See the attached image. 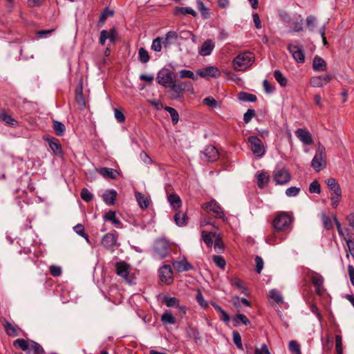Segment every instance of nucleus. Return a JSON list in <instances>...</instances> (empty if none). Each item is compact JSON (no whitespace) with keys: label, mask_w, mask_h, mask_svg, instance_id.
I'll return each mask as SVG.
<instances>
[{"label":"nucleus","mask_w":354,"mask_h":354,"mask_svg":"<svg viewBox=\"0 0 354 354\" xmlns=\"http://www.w3.org/2000/svg\"><path fill=\"white\" fill-rule=\"evenodd\" d=\"M53 129L59 136H63L66 131L64 124L59 121H53Z\"/></svg>","instance_id":"41"},{"label":"nucleus","mask_w":354,"mask_h":354,"mask_svg":"<svg viewBox=\"0 0 354 354\" xmlns=\"http://www.w3.org/2000/svg\"><path fill=\"white\" fill-rule=\"evenodd\" d=\"M274 77L281 86H285L287 84V79L282 75L279 71L274 72Z\"/></svg>","instance_id":"51"},{"label":"nucleus","mask_w":354,"mask_h":354,"mask_svg":"<svg viewBox=\"0 0 354 354\" xmlns=\"http://www.w3.org/2000/svg\"><path fill=\"white\" fill-rule=\"evenodd\" d=\"M248 141L250 144V149L254 155L262 157L265 154V147L260 138L256 136H252L248 137Z\"/></svg>","instance_id":"4"},{"label":"nucleus","mask_w":354,"mask_h":354,"mask_svg":"<svg viewBox=\"0 0 354 354\" xmlns=\"http://www.w3.org/2000/svg\"><path fill=\"white\" fill-rule=\"evenodd\" d=\"M115 270L118 276L124 279L127 282H130L128 279L130 272V266L124 261H120L115 263Z\"/></svg>","instance_id":"17"},{"label":"nucleus","mask_w":354,"mask_h":354,"mask_svg":"<svg viewBox=\"0 0 354 354\" xmlns=\"http://www.w3.org/2000/svg\"><path fill=\"white\" fill-rule=\"evenodd\" d=\"M176 10L183 15H191L194 17L196 16V12L189 7L177 8Z\"/></svg>","instance_id":"57"},{"label":"nucleus","mask_w":354,"mask_h":354,"mask_svg":"<svg viewBox=\"0 0 354 354\" xmlns=\"http://www.w3.org/2000/svg\"><path fill=\"white\" fill-rule=\"evenodd\" d=\"M104 218L109 221H111L114 223L115 225L119 224L120 220L116 218L115 216V212L113 211L108 212L105 215Z\"/></svg>","instance_id":"56"},{"label":"nucleus","mask_w":354,"mask_h":354,"mask_svg":"<svg viewBox=\"0 0 354 354\" xmlns=\"http://www.w3.org/2000/svg\"><path fill=\"white\" fill-rule=\"evenodd\" d=\"M165 110L170 114L173 124H177L179 120V115L177 111L170 106H165Z\"/></svg>","instance_id":"42"},{"label":"nucleus","mask_w":354,"mask_h":354,"mask_svg":"<svg viewBox=\"0 0 354 354\" xmlns=\"http://www.w3.org/2000/svg\"><path fill=\"white\" fill-rule=\"evenodd\" d=\"M273 177H290V175L285 167L278 165L274 170Z\"/></svg>","instance_id":"32"},{"label":"nucleus","mask_w":354,"mask_h":354,"mask_svg":"<svg viewBox=\"0 0 354 354\" xmlns=\"http://www.w3.org/2000/svg\"><path fill=\"white\" fill-rule=\"evenodd\" d=\"M201 207L207 212H213L216 218L225 220V214L223 209L216 201L212 200L208 203H203Z\"/></svg>","instance_id":"7"},{"label":"nucleus","mask_w":354,"mask_h":354,"mask_svg":"<svg viewBox=\"0 0 354 354\" xmlns=\"http://www.w3.org/2000/svg\"><path fill=\"white\" fill-rule=\"evenodd\" d=\"M161 321L164 324H174L176 323L175 317L170 313H165L162 314Z\"/></svg>","instance_id":"49"},{"label":"nucleus","mask_w":354,"mask_h":354,"mask_svg":"<svg viewBox=\"0 0 354 354\" xmlns=\"http://www.w3.org/2000/svg\"><path fill=\"white\" fill-rule=\"evenodd\" d=\"M180 78H189L196 80L197 78L194 73L189 70H181L179 71Z\"/></svg>","instance_id":"54"},{"label":"nucleus","mask_w":354,"mask_h":354,"mask_svg":"<svg viewBox=\"0 0 354 354\" xmlns=\"http://www.w3.org/2000/svg\"><path fill=\"white\" fill-rule=\"evenodd\" d=\"M313 68L315 71H325L327 68L326 62L319 56H315L313 61Z\"/></svg>","instance_id":"22"},{"label":"nucleus","mask_w":354,"mask_h":354,"mask_svg":"<svg viewBox=\"0 0 354 354\" xmlns=\"http://www.w3.org/2000/svg\"><path fill=\"white\" fill-rule=\"evenodd\" d=\"M163 37H158L153 40L151 44V50L156 52H160L162 50V45Z\"/></svg>","instance_id":"45"},{"label":"nucleus","mask_w":354,"mask_h":354,"mask_svg":"<svg viewBox=\"0 0 354 354\" xmlns=\"http://www.w3.org/2000/svg\"><path fill=\"white\" fill-rule=\"evenodd\" d=\"M233 321L234 322V326H237L240 323H243L245 326H248L250 324V320L247 318V317L243 314H238L234 319Z\"/></svg>","instance_id":"39"},{"label":"nucleus","mask_w":354,"mask_h":354,"mask_svg":"<svg viewBox=\"0 0 354 354\" xmlns=\"http://www.w3.org/2000/svg\"><path fill=\"white\" fill-rule=\"evenodd\" d=\"M299 191H300L299 187H291L286 189V194L288 197H293V196H297L299 194Z\"/></svg>","instance_id":"63"},{"label":"nucleus","mask_w":354,"mask_h":354,"mask_svg":"<svg viewBox=\"0 0 354 354\" xmlns=\"http://www.w3.org/2000/svg\"><path fill=\"white\" fill-rule=\"evenodd\" d=\"M117 196V192L114 189L107 190L102 194L104 203L109 205L114 204Z\"/></svg>","instance_id":"24"},{"label":"nucleus","mask_w":354,"mask_h":354,"mask_svg":"<svg viewBox=\"0 0 354 354\" xmlns=\"http://www.w3.org/2000/svg\"><path fill=\"white\" fill-rule=\"evenodd\" d=\"M4 328H5L6 333L9 336L15 337L19 335L18 334V330H19L18 327L12 325V324H10L8 322H6V323L4 324Z\"/></svg>","instance_id":"35"},{"label":"nucleus","mask_w":354,"mask_h":354,"mask_svg":"<svg viewBox=\"0 0 354 354\" xmlns=\"http://www.w3.org/2000/svg\"><path fill=\"white\" fill-rule=\"evenodd\" d=\"M159 277L162 282L170 284L173 281V272L169 265H164L159 269Z\"/></svg>","instance_id":"11"},{"label":"nucleus","mask_w":354,"mask_h":354,"mask_svg":"<svg viewBox=\"0 0 354 354\" xmlns=\"http://www.w3.org/2000/svg\"><path fill=\"white\" fill-rule=\"evenodd\" d=\"M326 149L324 145L319 143L316 153L311 162V165L317 171H320L326 160Z\"/></svg>","instance_id":"3"},{"label":"nucleus","mask_w":354,"mask_h":354,"mask_svg":"<svg viewBox=\"0 0 354 354\" xmlns=\"http://www.w3.org/2000/svg\"><path fill=\"white\" fill-rule=\"evenodd\" d=\"M295 133L304 145H310L313 143L312 135L308 129L299 128L295 131Z\"/></svg>","instance_id":"13"},{"label":"nucleus","mask_w":354,"mask_h":354,"mask_svg":"<svg viewBox=\"0 0 354 354\" xmlns=\"http://www.w3.org/2000/svg\"><path fill=\"white\" fill-rule=\"evenodd\" d=\"M233 341H234V343L236 345V346L239 348H240V349L243 348V346H242V343H241V337L240 334L237 331L233 332Z\"/></svg>","instance_id":"62"},{"label":"nucleus","mask_w":354,"mask_h":354,"mask_svg":"<svg viewBox=\"0 0 354 354\" xmlns=\"http://www.w3.org/2000/svg\"><path fill=\"white\" fill-rule=\"evenodd\" d=\"M153 250L157 258L163 259L169 253V244L165 239L158 240L155 242Z\"/></svg>","instance_id":"5"},{"label":"nucleus","mask_w":354,"mask_h":354,"mask_svg":"<svg viewBox=\"0 0 354 354\" xmlns=\"http://www.w3.org/2000/svg\"><path fill=\"white\" fill-rule=\"evenodd\" d=\"M312 283L316 287V292L318 295H321L322 292L324 279L318 274H315L311 277Z\"/></svg>","instance_id":"25"},{"label":"nucleus","mask_w":354,"mask_h":354,"mask_svg":"<svg viewBox=\"0 0 354 354\" xmlns=\"http://www.w3.org/2000/svg\"><path fill=\"white\" fill-rule=\"evenodd\" d=\"M196 74L201 77H218L221 75V72L218 68L215 66H207L206 68L198 69Z\"/></svg>","instance_id":"16"},{"label":"nucleus","mask_w":354,"mask_h":354,"mask_svg":"<svg viewBox=\"0 0 354 354\" xmlns=\"http://www.w3.org/2000/svg\"><path fill=\"white\" fill-rule=\"evenodd\" d=\"M15 346H19L22 351L28 352L30 347V342L24 339H17L13 342Z\"/></svg>","instance_id":"37"},{"label":"nucleus","mask_w":354,"mask_h":354,"mask_svg":"<svg viewBox=\"0 0 354 354\" xmlns=\"http://www.w3.org/2000/svg\"><path fill=\"white\" fill-rule=\"evenodd\" d=\"M255 116V111L254 109H249L244 113L243 121L245 124L249 123L251 120Z\"/></svg>","instance_id":"55"},{"label":"nucleus","mask_w":354,"mask_h":354,"mask_svg":"<svg viewBox=\"0 0 354 354\" xmlns=\"http://www.w3.org/2000/svg\"><path fill=\"white\" fill-rule=\"evenodd\" d=\"M0 120L4 122L6 124L12 127L17 124V121L4 110L0 111Z\"/></svg>","instance_id":"27"},{"label":"nucleus","mask_w":354,"mask_h":354,"mask_svg":"<svg viewBox=\"0 0 354 354\" xmlns=\"http://www.w3.org/2000/svg\"><path fill=\"white\" fill-rule=\"evenodd\" d=\"M217 149L213 145H208L201 152V158L205 162H214L218 158Z\"/></svg>","instance_id":"8"},{"label":"nucleus","mask_w":354,"mask_h":354,"mask_svg":"<svg viewBox=\"0 0 354 354\" xmlns=\"http://www.w3.org/2000/svg\"><path fill=\"white\" fill-rule=\"evenodd\" d=\"M80 194L82 198L86 202H89L93 198V194L86 188L82 189Z\"/></svg>","instance_id":"59"},{"label":"nucleus","mask_w":354,"mask_h":354,"mask_svg":"<svg viewBox=\"0 0 354 354\" xmlns=\"http://www.w3.org/2000/svg\"><path fill=\"white\" fill-rule=\"evenodd\" d=\"M238 98L239 100L243 102H254L257 101V96L254 94H251L246 92H241L238 95Z\"/></svg>","instance_id":"34"},{"label":"nucleus","mask_w":354,"mask_h":354,"mask_svg":"<svg viewBox=\"0 0 354 354\" xmlns=\"http://www.w3.org/2000/svg\"><path fill=\"white\" fill-rule=\"evenodd\" d=\"M174 268L180 272L191 270L193 266L187 261L186 259L181 261H175L172 263Z\"/></svg>","instance_id":"20"},{"label":"nucleus","mask_w":354,"mask_h":354,"mask_svg":"<svg viewBox=\"0 0 354 354\" xmlns=\"http://www.w3.org/2000/svg\"><path fill=\"white\" fill-rule=\"evenodd\" d=\"M212 306L221 315V319L225 322H228L230 320L229 315L223 308L216 303H212Z\"/></svg>","instance_id":"38"},{"label":"nucleus","mask_w":354,"mask_h":354,"mask_svg":"<svg viewBox=\"0 0 354 354\" xmlns=\"http://www.w3.org/2000/svg\"><path fill=\"white\" fill-rule=\"evenodd\" d=\"M196 299L201 307H203L204 308H206L208 307V304L204 299L203 296L200 290L198 291V293L196 297Z\"/></svg>","instance_id":"61"},{"label":"nucleus","mask_w":354,"mask_h":354,"mask_svg":"<svg viewBox=\"0 0 354 354\" xmlns=\"http://www.w3.org/2000/svg\"><path fill=\"white\" fill-rule=\"evenodd\" d=\"M117 239V235L111 233H107L102 236L101 239V244L106 250L113 252L115 250V248L118 245Z\"/></svg>","instance_id":"9"},{"label":"nucleus","mask_w":354,"mask_h":354,"mask_svg":"<svg viewBox=\"0 0 354 354\" xmlns=\"http://www.w3.org/2000/svg\"><path fill=\"white\" fill-rule=\"evenodd\" d=\"M230 283L232 286L239 290L241 293L248 295V288L243 285V281L238 277H233L230 279Z\"/></svg>","instance_id":"23"},{"label":"nucleus","mask_w":354,"mask_h":354,"mask_svg":"<svg viewBox=\"0 0 354 354\" xmlns=\"http://www.w3.org/2000/svg\"><path fill=\"white\" fill-rule=\"evenodd\" d=\"M214 248V250L217 253H221L224 250V248H225L224 244H223L219 234H217L215 238Z\"/></svg>","instance_id":"47"},{"label":"nucleus","mask_w":354,"mask_h":354,"mask_svg":"<svg viewBox=\"0 0 354 354\" xmlns=\"http://www.w3.org/2000/svg\"><path fill=\"white\" fill-rule=\"evenodd\" d=\"M288 50L297 62H304L305 54L301 46L291 44L288 45Z\"/></svg>","instance_id":"10"},{"label":"nucleus","mask_w":354,"mask_h":354,"mask_svg":"<svg viewBox=\"0 0 354 354\" xmlns=\"http://www.w3.org/2000/svg\"><path fill=\"white\" fill-rule=\"evenodd\" d=\"M217 235L216 232H207L205 231L202 232V239L205 243L207 247H212L213 244V238H216Z\"/></svg>","instance_id":"30"},{"label":"nucleus","mask_w":354,"mask_h":354,"mask_svg":"<svg viewBox=\"0 0 354 354\" xmlns=\"http://www.w3.org/2000/svg\"><path fill=\"white\" fill-rule=\"evenodd\" d=\"M317 19L315 17L310 15L306 18V25L310 31H314L316 26Z\"/></svg>","instance_id":"53"},{"label":"nucleus","mask_w":354,"mask_h":354,"mask_svg":"<svg viewBox=\"0 0 354 354\" xmlns=\"http://www.w3.org/2000/svg\"><path fill=\"white\" fill-rule=\"evenodd\" d=\"M333 77L334 76L331 74L315 76L310 79V84L313 87H322L330 82Z\"/></svg>","instance_id":"12"},{"label":"nucleus","mask_w":354,"mask_h":354,"mask_svg":"<svg viewBox=\"0 0 354 354\" xmlns=\"http://www.w3.org/2000/svg\"><path fill=\"white\" fill-rule=\"evenodd\" d=\"M178 38L177 32L171 30L169 31L165 37H163L162 44L165 48L169 47L171 44H174Z\"/></svg>","instance_id":"21"},{"label":"nucleus","mask_w":354,"mask_h":354,"mask_svg":"<svg viewBox=\"0 0 354 354\" xmlns=\"http://www.w3.org/2000/svg\"><path fill=\"white\" fill-rule=\"evenodd\" d=\"M73 230L77 234L84 238L87 243L90 242L88 234L84 232L85 229L83 225L77 224L73 227Z\"/></svg>","instance_id":"43"},{"label":"nucleus","mask_w":354,"mask_h":354,"mask_svg":"<svg viewBox=\"0 0 354 354\" xmlns=\"http://www.w3.org/2000/svg\"><path fill=\"white\" fill-rule=\"evenodd\" d=\"M165 302L168 307H177L179 304V301L176 297H165Z\"/></svg>","instance_id":"60"},{"label":"nucleus","mask_w":354,"mask_h":354,"mask_svg":"<svg viewBox=\"0 0 354 354\" xmlns=\"http://www.w3.org/2000/svg\"><path fill=\"white\" fill-rule=\"evenodd\" d=\"M284 239V237L278 236L277 234L273 233L267 237L266 243L270 245H275L283 241Z\"/></svg>","instance_id":"33"},{"label":"nucleus","mask_w":354,"mask_h":354,"mask_svg":"<svg viewBox=\"0 0 354 354\" xmlns=\"http://www.w3.org/2000/svg\"><path fill=\"white\" fill-rule=\"evenodd\" d=\"M292 217L286 212L279 214L273 221V227L277 231H286L290 228Z\"/></svg>","instance_id":"2"},{"label":"nucleus","mask_w":354,"mask_h":354,"mask_svg":"<svg viewBox=\"0 0 354 354\" xmlns=\"http://www.w3.org/2000/svg\"><path fill=\"white\" fill-rule=\"evenodd\" d=\"M113 11L109 10L108 8H106L103 12H102L100 17L99 19L98 24L99 25H103L109 16L113 15Z\"/></svg>","instance_id":"50"},{"label":"nucleus","mask_w":354,"mask_h":354,"mask_svg":"<svg viewBox=\"0 0 354 354\" xmlns=\"http://www.w3.org/2000/svg\"><path fill=\"white\" fill-rule=\"evenodd\" d=\"M27 354H44L42 346L34 341H30V347Z\"/></svg>","instance_id":"28"},{"label":"nucleus","mask_w":354,"mask_h":354,"mask_svg":"<svg viewBox=\"0 0 354 354\" xmlns=\"http://www.w3.org/2000/svg\"><path fill=\"white\" fill-rule=\"evenodd\" d=\"M203 103L210 107H216L218 103L216 100L212 97H207L203 99Z\"/></svg>","instance_id":"64"},{"label":"nucleus","mask_w":354,"mask_h":354,"mask_svg":"<svg viewBox=\"0 0 354 354\" xmlns=\"http://www.w3.org/2000/svg\"><path fill=\"white\" fill-rule=\"evenodd\" d=\"M188 85L192 86L191 82H180L178 84L174 82L171 84L169 87L170 88V97L173 100L181 98L184 91Z\"/></svg>","instance_id":"6"},{"label":"nucleus","mask_w":354,"mask_h":354,"mask_svg":"<svg viewBox=\"0 0 354 354\" xmlns=\"http://www.w3.org/2000/svg\"><path fill=\"white\" fill-rule=\"evenodd\" d=\"M134 194L139 207L142 209H146L147 208H148L151 202L150 198L146 195L138 191H135Z\"/></svg>","instance_id":"19"},{"label":"nucleus","mask_w":354,"mask_h":354,"mask_svg":"<svg viewBox=\"0 0 354 354\" xmlns=\"http://www.w3.org/2000/svg\"><path fill=\"white\" fill-rule=\"evenodd\" d=\"M187 216L185 213L178 212L174 216V221L177 225L183 226L187 223Z\"/></svg>","instance_id":"40"},{"label":"nucleus","mask_w":354,"mask_h":354,"mask_svg":"<svg viewBox=\"0 0 354 354\" xmlns=\"http://www.w3.org/2000/svg\"><path fill=\"white\" fill-rule=\"evenodd\" d=\"M44 140L48 143V145L55 156H62L63 155L62 145L58 139L47 136Z\"/></svg>","instance_id":"15"},{"label":"nucleus","mask_w":354,"mask_h":354,"mask_svg":"<svg viewBox=\"0 0 354 354\" xmlns=\"http://www.w3.org/2000/svg\"><path fill=\"white\" fill-rule=\"evenodd\" d=\"M289 350L292 354H301V346L295 340H291L289 342Z\"/></svg>","instance_id":"44"},{"label":"nucleus","mask_w":354,"mask_h":354,"mask_svg":"<svg viewBox=\"0 0 354 354\" xmlns=\"http://www.w3.org/2000/svg\"><path fill=\"white\" fill-rule=\"evenodd\" d=\"M215 47V43L212 39H207L199 48L198 53L202 56L209 55Z\"/></svg>","instance_id":"18"},{"label":"nucleus","mask_w":354,"mask_h":354,"mask_svg":"<svg viewBox=\"0 0 354 354\" xmlns=\"http://www.w3.org/2000/svg\"><path fill=\"white\" fill-rule=\"evenodd\" d=\"M342 336L339 335H337L335 336V347L336 351L337 354H342L343 348H342Z\"/></svg>","instance_id":"58"},{"label":"nucleus","mask_w":354,"mask_h":354,"mask_svg":"<svg viewBox=\"0 0 354 354\" xmlns=\"http://www.w3.org/2000/svg\"><path fill=\"white\" fill-rule=\"evenodd\" d=\"M75 100H76L77 104L80 106V109H83L86 107V101L84 97L82 90L76 92Z\"/></svg>","instance_id":"48"},{"label":"nucleus","mask_w":354,"mask_h":354,"mask_svg":"<svg viewBox=\"0 0 354 354\" xmlns=\"http://www.w3.org/2000/svg\"><path fill=\"white\" fill-rule=\"evenodd\" d=\"M269 296L278 304L283 303V297L278 290L275 289L271 290L269 292Z\"/></svg>","instance_id":"46"},{"label":"nucleus","mask_w":354,"mask_h":354,"mask_svg":"<svg viewBox=\"0 0 354 354\" xmlns=\"http://www.w3.org/2000/svg\"><path fill=\"white\" fill-rule=\"evenodd\" d=\"M168 201L171 206H172V207L175 209L179 208L182 205L180 197L175 194H171L168 196Z\"/></svg>","instance_id":"31"},{"label":"nucleus","mask_w":354,"mask_h":354,"mask_svg":"<svg viewBox=\"0 0 354 354\" xmlns=\"http://www.w3.org/2000/svg\"><path fill=\"white\" fill-rule=\"evenodd\" d=\"M138 59L143 64L147 63L150 59L148 51L142 47L138 49Z\"/></svg>","instance_id":"36"},{"label":"nucleus","mask_w":354,"mask_h":354,"mask_svg":"<svg viewBox=\"0 0 354 354\" xmlns=\"http://www.w3.org/2000/svg\"><path fill=\"white\" fill-rule=\"evenodd\" d=\"M99 174L103 177H117L120 175L116 169L108 167H102L99 170Z\"/></svg>","instance_id":"29"},{"label":"nucleus","mask_w":354,"mask_h":354,"mask_svg":"<svg viewBox=\"0 0 354 354\" xmlns=\"http://www.w3.org/2000/svg\"><path fill=\"white\" fill-rule=\"evenodd\" d=\"M158 82L166 88L175 82V75L174 73L167 71L166 73H159L157 77Z\"/></svg>","instance_id":"14"},{"label":"nucleus","mask_w":354,"mask_h":354,"mask_svg":"<svg viewBox=\"0 0 354 354\" xmlns=\"http://www.w3.org/2000/svg\"><path fill=\"white\" fill-rule=\"evenodd\" d=\"M254 56L250 52L239 53L232 61V66L235 71H243L252 66Z\"/></svg>","instance_id":"1"},{"label":"nucleus","mask_w":354,"mask_h":354,"mask_svg":"<svg viewBox=\"0 0 354 354\" xmlns=\"http://www.w3.org/2000/svg\"><path fill=\"white\" fill-rule=\"evenodd\" d=\"M326 183L327 184L331 194L342 193L340 187L335 178H326Z\"/></svg>","instance_id":"26"},{"label":"nucleus","mask_w":354,"mask_h":354,"mask_svg":"<svg viewBox=\"0 0 354 354\" xmlns=\"http://www.w3.org/2000/svg\"><path fill=\"white\" fill-rule=\"evenodd\" d=\"M214 263L220 268L224 269L226 265V261L223 257L218 255H214L212 257Z\"/></svg>","instance_id":"52"}]
</instances>
